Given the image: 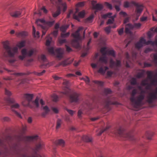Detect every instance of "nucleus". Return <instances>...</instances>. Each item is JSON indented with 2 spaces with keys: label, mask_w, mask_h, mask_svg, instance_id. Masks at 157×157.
Returning <instances> with one entry per match:
<instances>
[{
  "label": "nucleus",
  "mask_w": 157,
  "mask_h": 157,
  "mask_svg": "<svg viewBox=\"0 0 157 157\" xmlns=\"http://www.w3.org/2000/svg\"><path fill=\"white\" fill-rule=\"evenodd\" d=\"M10 43L8 41L3 42V48L5 49L3 56L6 57H13L15 54L18 52V48H20L24 47L25 45V41L22 40L18 42L16 47L12 48L10 46Z\"/></svg>",
  "instance_id": "f257e3e1"
},
{
  "label": "nucleus",
  "mask_w": 157,
  "mask_h": 157,
  "mask_svg": "<svg viewBox=\"0 0 157 157\" xmlns=\"http://www.w3.org/2000/svg\"><path fill=\"white\" fill-rule=\"evenodd\" d=\"M83 29L82 27H79L77 30L71 34V36L74 38L72 41V44L76 48H78L80 46L78 41L81 40L82 37L80 35L79 32Z\"/></svg>",
  "instance_id": "f03ea898"
},
{
  "label": "nucleus",
  "mask_w": 157,
  "mask_h": 157,
  "mask_svg": "<svg viewBox=\"0 0 157 157\" xmlns=\"http://www.w3.org/2000/svg\"><path fill=\"white\" fill-rule=\"evenodd\" d=\"M117 133L119 136L126 139L132 140L135 139L133 135L131 132L126 133L124 128L121 127H120L119 128L117 131Z\"/></svg>",
  "instance_id": "7ed1b4c3"
},
{
  "label": "nucleus",
  "mask_w": 157,
  "mask_h": 157,
  "mask_svg": "<svg viewBox=\"0 0 157 157\" xmlns=\"http://www.w3.org/2000/svg\"><path fill=\"white\" fill-rule=\"evenodd\" d=\"M144 98V95L141 94L136 98V100L134 97H132L130 98V100L134 107L137 108L141 105L142 101Z\"/></svg>",
  "instance_id": "20e7f679"
},
{
  "label": "nucleus",
  "mask_w": 157,
  "mask_h": 157,
  "mask_svg": "<svg viewBox=\"0 0 157 157\" xmlns=\"http://www.w3.org/2000/svg\"><path fill=\"white\" fill-rule=\"evenodd\" d=\"M131 4L135 6V12L136 15L140 16L144 10V6L133 1L131 2Z\"/></svg>",
  "instance_id": "39448f33"
},
{
  "label": "nucleus",
  "mask_w": 157,
  "mask_h": 157,
  "mask_svg": "<svg viewBox=\"0 0 157 157\" xmlns=\"http://www.w3.org/2000/svg\"><path fill=\"white\" fill-rule=\"evenodd\" d=\"M5 100L8 103L11 104L10 105L13 112L16 111L15 109H18L19 107L20 106L18 103H15V100L14 99L9 97L6 98Z\"/></svg>",
  "instance_id": "423d86ee"
},
{
  "label": "nucleus",
  "mask_w": 157,
  "mask_h": 157,
  "mask_svg": "<svg viewBox=\"0 0 157 157\" xmlns=\"http://www.w3.org/2000/svg\"><path fill=\"white\" fill-rule=\"evenodd\" d=\"M80 94L76 92L71 94L70 96V101L71 102L77 103L80 99Z\"/></svg>",
  "instance_id": "0eeeda50"
},
{
  "label": "nucleus",
  "mask_w": 157,
  "mask_h": 157,
  "mask_svg": "<svg viewBox=\"0 0 157 157\" xmlns=\"http://www.w3.org/2000/svg\"><path fill=\"white\" fill-rule=\"evenodd\" d=\"M157 89V88L156 89L155 93H151L149 94L147 100V102L149 103H152L153 102V100L157 99V96L156 94H157V93L156 92Z\"/></svg>",
  "instance_id": "6e6552de"
},
{
  "label": "nucleus",
  "mask_w": 157,
  "mask_h": 157,
  "mask_svg": "<svg viewBox=\"0 0 157 157\" xmlns=\"http://www.w3.org/2000/svg\"><path fill=\"white\" fill-rule=\"evenodd\" d=\"M106 104L105 106V108L106 109H107L108 111H109L111 109L109 107V105H118L119 104V103L116 101H112L109 99H108L105 101Z\"/></svg>",
  "instance_id": "1a4fd4ad"
},
{
  "label": "nucleus",
  "mask_w": 157,
  "mask_h": 157,
  "mask_svg": "<svg viewBox=\"0 0 157 157\" xmlns=\"http://www.w3.org/2000/svg\"><path fill=\"white\" fill-rule=\"evenodd\" d=\"M83 109L90 110L94 108L92 104L89 101H86L83 104Z\"/></svg>",
  "instance_id": "9d476101"
},
{
  "label": "nucleus",
  "mask_w": 157,
  "mask_h": 157,
  "mask_svg": "<svg viewBox=\"0 0 157 157\" xmlns=\"http://www.w3.org/2000/svg\"><path fill=\"white\" fill-rule=\"evenodd\" d=\"M121 66V63L120 60L117 59L116 62L114 61L113 59H111L110 61V66L111 67H119Z\"/></svg>",
  "instance_id": "9b49d317"
},
{
  "label": "nucleus",
  "mask_w": 157,
  "mask_h": 157,
  "mask_svg": "<svg viewBox=\"0 0 157 157\" xmlns=\"http://www.w3.org/2000/svg\"><path fill=\"white\" fill-rule=\"evenodd\" d=\"M103 9V6L102 4L100 3H97L92 8L93 10H95V13H96V12L98 11H100Z\"/></svg>",
  "instance_id": "f8f14e48"
},
{
  "label": "nucleus",
  "mask_w": 157,
  "mask_h": 157,
  "mask_svg": "<svg viewBox=\"0 0 157 157\" xmlns=\"http://www.w3.org/2000/svg\"><path fill=\"white\" fill-rule=\"evenodd\" d=\"M22 10H19L14 12L10 13V15L13 17L16 18L20 16L21 14Z\"/></svg>",
  "instance_id": "ddd939ff"
},
{
  "label": "nucleus",
  "mask_w": 157,
  "mask_h": 157,
  "mask_svg": "<svg viewBox=\"0 0 157 157\" xmlns=\"http://www.w3.org/2000/svg\"><path fill=\"white\" fill-rule=\"evenodd\" d=\"M57 53L56 56L58 58H62L63 54V51L61 48L56 49L55 50Z\"/></svg>",
  "instance_id": "4468645a"
},
{
  "label": "nucleus",
  "mask_w": 157,
  "mask_h": 157,
  "mask_svg": "<svg viewBox=\"0 0 157 157\" xmlns=\"http://www.w3.org/2000/svg\"><path fill=\"white\" fill-rule=\"evenodd\" d=\"M73 62V60L71 61H68V60H65L59 63V66H62L63 67H66L67 65L71 64Z\"/></svg>",
  "instance_id": "2eb2a0df"
},
{
  "label": "nucleus",
  "mask_w": 157,
  "mask_h": 157,
  "mask_svg": "<svg viewBox=\"0 0 157 157\" xmlns=\"http://www.w3.org/2000/svg\"><path fill=\"white\" fill-rule=\"evenodd\" d=\"M33 96V94H26L25 95V97L29 102L32 101Z\"/></svg>",
  "instance_id": "dca6fc26"
},
{
  "label": "nucleus",
  "mask_w": 157,
  "mask_h": 157,
  "mask_svg": "<svg viewBox=\"0 0 157 157\" xmlns=\"http://www.w3.org/2000/svg\"><path fill=\"white\" fill-rule=\"evenodd\" d=\"M61 13V8L60 7L57 8L56 11L55 12H53L52 13L53 17H56L58 16Z\"/></svg>",
  "instance_id": "f3484780"
},
{
  "label": "nucleus",
  "mask_w": 157,
  "mask_h": 157,
  "mask_svg": "<svg viewBox=\"0 0 157 157\" xmlns=\"http://www.w3.org/2000/svg\"><path fill=\"white\" fill-rule=\"evenodd\" d=\"M99 61L102 63H104L105 64H106L108 62V59L107 57L105 56H101L99 58Z\"/></svg>",
  "instance_id": "a211bd4d"
},
{
  "label": "nucleus",
  "mask_w": 157,
  "mask_h": 157,
  "mask_svg": "<svg viewBox=\"0 0 157 157\" xmlns=\"http://www.w3.org/2000/svg\"><path fill=\"white\" fill-rule=\"evenodd\" d=\"M83 141L86 142H90L92 141V138L87 136L84 135L82 137Z\"/></svg>",
  "instance_id": "6ab92c4d"
},
{
  "label": "nucleus",
  "mask_w": 157,
  "mask_h": 157,
  "mask_svg": "<svg viewBox=\"0 0 157 157\" xmlns=\"http://www.w3.org/2000/svg\"><path fill=\"white\" fill-rule=\"evenodd\" d=\"M55 144L56 145H59L63 146L65 144L64 141L62 139H59L56 140Z\"/></svg>",
  "instance_id": "aec40b11"
},
{
  "label": "nucleus",
  "mask_w": 157,
  "mask_h": 157,
  "mask_svg": "<svg viewBox=\"0 0 157 157\" xmlns=\"http://www.w3.org/2000/svg\"><path fill=\"white\" fill-rule=\"evenodd\" d=\"M116 17V15L115 14L110 17V18L106 22L107 25H109L113 24L114 21V19Z\"/></svg>",
  "instance_id": "412c9836"
},
{
  "label": "nucleus",
  "mask_w": 157,
  "mask_h": 157,
  "mask_svg": "<svg viewBox=\"0 0 157 157\" xmlns=\"http://www.w3.org/2000/svg\"><path fill=\"white\" fill-rule=\"evenodd\" d=\"M141 71V72L138 73L136 75V77L138 78H142L144 76L145 72V71L144 70H142Z\"/></svg>",
  "instance_id": "4be33fe9"
},
{
  "label": "nucleus",
  "mask_w": 157,
  "mask_h": 157,
  "mask_svg": "<svg viewBox=\"0 0 157 157\" xmlns=\"http://www.w3.org/2000/svg\"><path fill=\"white\" fill-rule=\"evenodd\" d=\"M36 50L35 48H32L27 52V56L31 57L34 53H36Z\"/></svg>",
  "instance_id": "5701e85b"
},
{
  "label": "nucleus",
  "mask_w": 157,
  "mask_h": 157,
  "mask_svg": "<svg viewBox=\"0 0 157 157\" xmlns=\"http://www.w3.org/2000/svg\"><path fill=\"white\" fill-rule=\"evenodd\" d=\"M69 27V25H63L60 27V30L63 33H64L66 32L67 29Z\"/></svg>",
  "instance_id": "b1692460"
},
{
  "label": "nucleus",
  "mask_w": 157,
  "mask_h": 157,
  "mask_svg": "<svg viewBox=\"0 0 157 157\" xmlns=\"http://www.w3.org/2000/svg\"><path fill=\"white\" fill-rule=\"evenodd\" d=\"M38 138V136L36 135L33 136H27L25 137V139L28 141L33 140L36 139Z\"/></svg>",
  "instance_id": "393cba45"
},
{
  "label": "nucleus",
  "mask_w": 157,
  "mask_h": 157,
  "mask_svg": "<svg viewBox=\"0 0 157 157\" xmlns=\"http://www.w3.org/2000/svg\"><path fill=\"white\" fill-rule=\"evenodd\" d=\"M33 34L34 37H36V36L38 38H39L40 36V33L39 31H37L36 33V30L34 26L33 25Z\"/></svg>",
  "instance_id": "a878e982"
},
{
  "label": "nucleus",
  "mask_w": 157,
  "mask_h": 157,
  "mask_svg": "<svg viewBox=\"0 0 157 157\" xmlns=\"http://www.w3.org/2000/svg\"><path fill=\"white\" fill-rule=\"evenodd\" d=\"M107 53L108 55L114 57H116L115 52L113 49L107 51Z\"/></svg>",
  "instance_id": "bb28decb"
},
{
  "label": "nucleus",
  "mask_w": 157,
  "mask_h": 157,
  "mask_svg": "<svg viewBox=\"0 0 157 157\" xmlns=\"http://www.w3.org/2000/svg\"><path fill=\"white\" fill-rule=\"evenodd\" d=\"M62 123V121L61 119L59 118L57 119L56 121V129H58L60 127Z\"/></svg>",
  "instance_id": "cd10ccee"
},
{
  "label": "nucleus",
  "mask_w": 157,
  "mask_h": 157,
  "mask_svg": "<svg viewBox=\"0 0 157 157\" xmlns=\"http://www.w3.org/2000/svg\"><path fill=\"white\" fill-rule=\"evenodd\" d=\"M153 135V133L147 131V132L146 133V135L147 138L148 140H151V139L152 136Z\"/></svg>",
  "instance_id": "c85d7f7f"
},
{
  "label": "nucleus",
  "mask_w": 157,
  "mask_h": 157,
  "mask_svg": "<svg viewBox=\"0 0 157 157\" xmlns=\"http://www.w3.org/2000/svg\"><path fill=\"white\" fill-rule=\"evenodd\" d=\"M133 26L134 29H139L141 26V24L140 23H136L133 24Z\"/></svg>",
  "instance_id": "c756f323"
},
{
  "label": "nucleus",
  "mask_w": 157,
  "mask_h": 157,
  "mask_svg": "<svg viewBox=\"0 0 157 157\" xmlns=\"http://www.w3.org/2000/svg\"><path fill=\"white\" fill-rule=\"evenodd\" d=\"M152 81V79L150 81V83H148L147 84L146 86V89L147 90L150 89L151 87L152 86H157V85H156L155 84H153L151 83Z\"/></svg>",
  "instance_id": "7c9ffc66"
},
{
  "label": "nucleus",
  "mask_w": 157,
  "mask_h": 157,
  "mask_svg": "<svg viewBox=\"0 0 157 157\" xmlns=\"http://www.w3.org/2000/svg\"><path fill=\"white\" fill-rule=\"evenodd\" d=\"M143 46V44L139 41L135 44V48L138 49H140Z\"/></svg>",
  "instance_id": "2f4dec72"
},
{
  "label": "nucleus",
  "mask_w": 157,
  "mask_h": 157,
  "mask_svg": "<svg viewBox=\"0 0 157 157\" xmlns=\"http://www.w3.org/2000/svg\"><path fill=\"white\" fill-rule=\"evenodd\" d=\"M146 73L147 75L148 78L150 79H151L152 76H153V72L152 71H147Z\"/></svg>",
  "instance_id": "473e14b6"
},
{
  "label": "nucleus",
  "mask_w": 157,
  "mask_h": 157,
  "mask_svg": "<svg viewBox=\"0 0 157 157\" xmlns=\"http://www.w3.org/2000/svg\"><path fill=\"white\" fill-rule=\"evenodd\" d=\"M106 47H103L101 48L100 49V52L104 56H105L107 52L106 51Z\"/></svg>",
  "instance_id": "72a5a7b5"
},
{
  "label": "nucleus",
  "mask_w": 157,
  "mask_h": 157,
  "mask_svg": "<svg viewBox=\"0 0 157 157\" xmlns=\"http://www.w3.org/2000/svg\"><path fill=\"white\" fill-rule=\"evenodd\" d=\"M27 35V33L25 31H22L18 33L17 34V36H21L22 37H24Z\"/></svg>",
  "instance_id": "f704fd0d"
},
{
  "label": "nucleus",
  "mask_w": 157,
  "mask_h": 157,
  "mask_svg": "<svg viewBox=\"0 0 157 157\" xmlns=\"http://www.w3.org/2000/svg\"><path fill=\"white\" fill-rule=\"evenodd\" d=\"M70 35V33L68 32L66 33H61V37L63 38L68 37Z\"/></svg>",
  "instance_id": "c9c22d12"
},
{
  "label": "nucleus",
  "mask_w": 157,
  "mask_h": 157,
  "mask_svg": "<svg viewBox=\"0 0 157 157\" xmlns=\"http://www.w3.org/2000/svg\"><path fill=\"white\" fill-rule=\"evenodd\" d=\"M94 18V15L93 14H91L90 16L86 19V21L91 22L93 21Z\"/></svg>",
  "instance_id": "e433bc0d"
},
{
  "label": "nucleus",
  "mask_w": 157,
  "mask_h": 157,
  "mask_svg": "<svg viewBox=\"0 0 157 157\" xmlns=\"http://www.w3.org/2000/svg\"><path fill=\"white\" fill-rule=\"evenodd\" d=\"M111 26H107L104 29V30L107 34H109L111 32Z\"/></svg>",
  "instance_id": "4c0bfd02"
},
{
  "label": "nucleus",
  "mask_w": 157,
  "mask_h": 157,
  "mask_svg": "<svg viewBox=\"0 0 157 157\" xmlns=\"http://www.w3.org/2000/svg\"><path fill=\"white\" fill-rule=\"evenodd\" d=\"M46 71L44 70L42 72H37L36 71H34L33 73L35 75L38 76H40L43 75V74L45 73Z\"/></svg>",
  "instance_id": "58836bf2"
},
{
  "label": "nucleus",
  "mask_w": 157,
  "mask_h": 157,
  "mask_svg": "<svg viewBox=\"0 0 157 157\" xmlns=\"http://www.w3.org/2000/svg\"><path fill=\"white\" fill-rule=\"evenodd\" d=\"M33 103L36 105V107L37 108L39 106V99L38 97H37L34 101L33 102Z\"/></svg>",
  "instance_id": "ea45409f"
},
{
  "label": "nucleus",
  "mask_w": 157,
  "mask_h": 157,
  "mask_svg": "<svg viewBox=\"0 0 157 157\" xmlns=\"http://www.w3.org/2000/svg\"><path fill=\"white\" fill-rule=\"evenodd\" d=\"M109 128V127H107L101 130L100 132L97 133V135L99 136L101 135L104 132L107 131Z\"/></svg>",
  "instance_id": "a19ab883"
},
{
  "label": "nucleus",
  "mask_w": 157,
  "mask_h": 157,
  "mask_svg": "<svg viewBox=\"0 0 157 157\" xmlns=\"http://www.w3.org/2000/svg\"><path fill=\"white\" fill-rule=\"evenodd\" d=\"M30 73H31L29 72H28L27 73H14L13 75H16L21 76L26 75H29Z\"/></svg>",
  "instance_id": "79ce46f5"
},
{
  "label": "nucleus",
  "mask_w": 157,
  "mask_h": 157,
  "mask_svg": "<svg viewBox=\"0 0 157 157\" xmlns=\"http://www.w3.org/2000/svg\"><path fill=\"white\" fill-rule=\"evenodd\" d=\"M105 5L108 9H109L110 10H111L113 9L112 5L110 4L108 2H105Z\"/></svg>",
  "instance_id": "37998d69"
},
{
  "label": "nucleus",
  "mask_w": 157,
  "mask_h": 157,
  "mask_svg": "<svg viewBox=\"0 0 157 157\" xmlns=\"http://www.w3.org/2000/svg\"><path fill=\"white\" fill-rule=\"evenodd\" d=\"M63 7V12H65L67 8V6L66 2H64L60 4Z\"/></svg>",
  "instance_id": "c03bdc74"
},
{
  "label": "nucleus",
  "mask_w": 157,
  "mask_h": 157,
  "mask_svg": "<svg viewBox=\"0 0 157 157\" xmlns=\"http://www.w3.org/2000/svg\"><path fill=\"white\" fill-rule=\"evenodd\" d=\"M39 22H40L42 23H45L46 21L44 19L41 18L38 19L36 21V22L37 25L38 24H40V23H39Z\"/></svg>",
  "instance_id": "a18cd8bd"
},
{
  "label": "nucleus",
  "mask_w": 157,
  "mask_h": 157,
  "mask_svg": "<svg viewBox=\"0 0 157 157\" xmlns=\"http://www.w3.org/2000/svg\"><path fill=\"white\" fill-rule=\"evenodd\" d=\"M21 54L22 55H24L25 56H27V50L26 48H23L21 50Z\"/></svg>",
  "instance_id": "49530a36"
},
{
  "label": "nucleus",
  "mask_w": 157,
  "mask_h": 157,
  "mask_svg": "<svg viewBox=\"0 0 157 157\" xmlns=\"http://www.w3.org/2000/svg\"><path fill=\"white\" fill-rule=\"evenodd\" d=\"M113 2L114 3V5H117L121 6V1L120 0H113Z\"/></svg>",
  "instance_id": "de8ad7c7"
},
{
  "label": "nucleus",
  "mask_w": 157,
  "mask_h": 157,
  "mask_svg": "<svg viewBox=\"0 0 157 157\" xmlns=\"http://www.w3.org/2000/svg\"><path fill=\"white\" fill-rule=\"evenodd\" d=\"M130 4L132 5L131 4V2L129 3L128 1H125L124 2V8H127L130 7L131 5Z\"/></svg>",
  "instance_id": "09e8293b"
},
{
  "label": "nucleus",
  "mask_w": 157,
  "mask_h": 157,
  "mask_svg": "<svg viewBox=\"0 0 157 157\" xmlns=\"http://www.w3.org/2000/svg\"><path fill=\"white\" fill-rule=\"evenodd\" d=\"M81 79L84 80L87 84H89L90 82V79L87 76H86L85 78H82Z\"/></svg>",
  "instance_id": "8fccbe9b"
},
{
  "label": "nucleus",
  "mask_w": 157,
  "mask_h": 157,
  "mask_svg": "<svg viewBox=\"0 0 157 157\" xmlns=\"http://www.w3.org/2000/svg\"><path fill=\"white\" fill-rule=\"evenodd\" d=\"M85 11L84 10H83L82 11L80 12L78 14V16L79 17H81V18H83L85 16Z\"/></svg>",
  "instance_id": "3c124183"
},
{
  "label": "nucleus",
  "mask_w": 157,
  "mask_h": 157,
  "mask_svg": "<svg viewBox=\"0 0 157 157\" xmlns=\"http://www.w3.org/2000/svg\"><path fill=\"white\" fill-rule=\"evenodd\" d=\"M93 82L96 84L99 85L101 86H103V83L102 82L98 80H94L93 81Z\"/></svg>",
  "instance_id": "603ef678"
},
{
  "label": "nucleus",
  "mask_w": 157,
  "mask_h": 157,
  "mask_svg": "<svg viewBox=\"0 0 157 157\" xmlns=\"http://www.w3.org/2000/svg\"><path fill=\"white\" fill-rule=\"evenodd\" d=\"M126 26L128 27L131 30H133L134 29L133 24H132L131 23H128L126 25Z\"/></svg>",
  "instance_id": "864d4df0"
},
{
  "label": "nucleus",
  "mask_w": 157,
  "mask_h": 157,
  "mask_svg": "<svg viewBox=\"0 0 157 157\" xmlns=\"http://www.w3.org/2000/svg\"><path fill=\"white\" fill-rule=\"evenodd\" d=\"M104 92L106 94H110L112 93L111 90L108 88H105L104 90Z\"/></svg>",
  "instance_id": "5fc2aeb1"
},
{
  "label": "nucleus",
  "mask_w": 157,
  "mask_h": 157,
  "mask_svg": "<svg viewBox=\"0 0 157 157\" xmlns=\"http://www.w3.org/2000/svg\"><path fill=\"white\" fill-rule=\"evenodd\" d=\"M5 94L8 96H10L12 94L11 92L6 89H5Z\"/></svg>",
  "instance_id": "6e6d98bb"
},
{
  "label": "nucleus",
  "mask_w": 157,
  "mask_h": 157,
  "mask_svg": "<svg viewBox=\"0 0 157 157\" xmlns=\"http://www.w3.org/2000/svg\"><path fill=\"white\" fill-rule=\"evenodd\" d=\"M124 28H122L120 29L117 30V31L118 32V34L120 35H122L124 33Z\"/></svg>",
  "instance_id": "4d7b16f0"
},
{
  "label": "nucleus",
  "mask_w": 157,
  "mask_h": 157,
  "mask_svg": "<svg viewBox=\"0 0 157 157\" xmlns=\"http://www.w3.org/2000/svg\"><path fill=\"white\" fill-rule=\"evenodd\" d=\"M98 72L99 73L104 74L105 73V71H104L102 67H101L98 71Z\"/></svg>",
  "instance_id": "13d9d810"
},
{
  "label": "nucleus",
  "mask_w": 157,
  "mask_h": 157,
  "mask_svg": "<svg viewBox=\"0 0 157 157\" xmlns=\"http://www.w3.org/2000/svg\"><path fill=\"white\" fill-rule=\"evenodd\" d=\"M131 83L132 85H136L137 83L136 79L135 78H133L131 80Z\"/></svg>",
  "instance_id": "bf43d9fd"
},
{
  "label": "nucleus",
  "mask_w": 157,
  "mask_h": 157,
  "mask_svg": "<svg viewBox=\"0 0 157 157\" xmlns=\"http://www.w3.org/2000/svg\"><path fill=\"white\" fill-rule=\"evenodd\" d=\"M85 2H80L77 4L76 6L77 7H82L84 6Z\"/></svg>",
  "instance_id": "052dcab7"
},
{
  "label": "nucleus",
  "mask_w": 157,
  "mask_h": 157,
  "mask_svg": "<svg viewBox=\"0 0 157 157\" xmlns=\"http://www.w3.org/2000/svg\"><path fill=\"white\" fill-rule=\"evenodd\" d=\"M148 84L147 80L146 79L143 80L141 82V85L143 86H145Z\"/></svg>",
  "instance_id": "680f3d73"
},
{
  "label": "nucleus",
  "mask_w": 157,
  "mask_h": 157,
  "mask_svg": "<svg viewBox=\"0 0 157 157\" xmlns=\"http://www.w3.org/2000/svg\"><path fill=\"white\" fill-rule=\"evenodd\" d=\"M59 42L60 44H62L66 43L67 40L65 39H59Z\"/></svg>",
  "instance_id": "e2e57ef3"
},
{
  "label": "nucleus",
  "mask_w": 157,
  "mask_h": 157,
  "mask_svg": "<svg viewBox=\"0 0 157 157\" xmlns=\"http://www.w3.org/2000/svg\"><path fill=\"white\" fill-rule=\"evenodd\" d=\"M119 14L121 16H122L124 17H125L127 16V14L126 12L121 11L120 12Z\"/></svg>",
  "instance_id": "0e129e2a"
},
{
  "label": "nucleus",
  "mask_w": 157,
  "mask_h": 157,
  "mask_svg": "<svg viewBox=\"0 0 157 157\" xmlns=\"http://www.w3.org/2000/svg\"><path fill=\"white\" fill-rule=\"evenodd\" d=\"M54 23H55V21H47L46 22V23L48 26H52L54 24Z\"/></svg>",
  "instance_id": "69168bd1"
},
{
  "label": "nucleus",
  "mask_w": 157,
  "mask_h": 157,
  "mask_svg": "<svg viewBox=\"0 0 157 157\" xmlns=\"http://www.w3.org/2000/svg\"><path fill=\"white\" fill-rule=\"evenodd\" d=\"M155 78L152 79L151 83L157 85V74L155 75Z\"/></svg>",
  "instance_id": "338daca9"
},
{
  "label": "nucleus",
  "mask_w": 157,
  "mask_h": 157,
  "mask_svg": "<svg viewBox=\"0 0 157 157\" xmlns=\"http://www.w3.org/2000/svg\"><path fill=\"white\" fill-rule=\"evenodd\" d=\"M154 62L157 65V54H154Z\"/></svg>",
  "instance_id": "774afa93"
}]
</instances>
